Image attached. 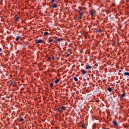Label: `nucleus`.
<instances>
[{
  "label": "nucleus",
  "mask_w": 129,
  "mask_h": 129,
  "mask_svg": "<svg viewBox=\"0 0 129 129\" xmlns=\"http://www.w3.org/2000/svg\"><path fill=\"white\" fill-rule=\"evenodd\" d=\"M54 41V39L52 38V37H49L48 39V43H52Z\"/></svg>",
  "instance_id": "7"
},
{
  "label": "nucleus",
  "mask_w": 129,
  "mask_h": 129,
  "mask_svg": "<svg viewBox=\"0 0 129 129\" xmlns=\"http://www.w3.org/2000/svg\"><path fill=\"white\" fill-rule=\"evenodd\" d=\"M91 68H92V67H91V66H87V67H86V70H88V69H91Z\"/></svg>",
  "instance_id": "13"
},
{
  "label": "nucleus",
  "mask_w": 129,
  "mask_h": 129,
  "mask_svg": "<svg viewBox=\"0 0 129 129\" xmlns=\"http://www.w3.org/2000/svg\"><path fill=\"white\" fill-rule=\"evenodd\" d=\"M50 86L51 87H53V83H50Z\"/></svg>",
  "instance_id": "25"
},
{
  "label": "nucleus",
  "mask_w": 129,
  "mask_h": 129,
  "mask_svg": "<svg viewBox=\"0 0 129 129\" xmlns=\"http://www.w3.org/2000/svg\"><path fill=\"white\" fill-rule=\"evenodd\" d=\"M79 13H83V9L81 7L78 8Z\"/></svg>",
  "instance_id": "8"
},
{
  "label": "nucleus",
  "mask_w": 129,
  "mask_h": 129,
  "mask_svg": "<svg viewBox=\"0 0 129 129\" xmlns=\"http://www.w3.org/2000/svg\"><path fill=\"white\" fill-rule=\"evenodd\" d=\"M20 36H17L16 38H15V40H16V42H18L19 41V39H20Z\"/></svg>",
  "instance_id": "11"
},
{
  "label": "nucleus",
  "mask_w": 129,
  "mask_h": 129,
  "mask_svg": "<svg viewBox=\"0 0 129 129\" xmlns=\"http://www.w3.org/2000/svg\"><path fill=\"white\" fill-rule=\"evenodd\" d=\"M80 127H82V128H84V127H85V125L84 124H82L81 126H80Z\"/></svg>",
  "instance_id": "18"
},
{
  "label": "nucleus",
  "mask_w": 129,
  "mask_h": 129,
  "mask_svg": "<svg viewBox=\"0 0 129 129\" xmlns=\"http://www.w3.org/2000/svg\"><path fill=\"white\" fill-rule=\"evenodd\" d=\"M74 80H75V81H78V79H77V77H74Z\"/></svg>",
  "instance_id": "19"
},
{
  "label": "nucleus",
  "mask_w": 129,
  "mask_h": 129,
  "mask_svg": "<svg viewBox=\"0 0 129 129\" xmlns=\"http://www.w3.org/2000/svg\"><path fill=\"white\" fill-rule=\"evenodd\" d=\"M75 12H76V13H79V10L77 9H75Z\"/></svg>",
  "instance_id": "24"
},
{
  "label": "nucleus",
  "mask_w": 129,
  "mask_h": 129,
  "mask_svg": "<svg viewBox=\"0 0 129 129\" xmlns=\"http://www.w3.org/2000/svg\"><path fill=\"white\" fill-rule=\"evenodd\" d=\"M20 121H24V118H20Z\"/></svg>",
  "instance_id": "22"
},
{
  "label": "nucleus",
  "mask_w": 129,
  "mask_h": 129,
  "mask_svg": "<svg viewBox=\"0 0 129 129\" xmlns=\"http://www.w3.org/2000/svg\"><path fill=\"white\" fill-rule=\"evenodd\" d=\"M63 40V38H57L56 39V41H58V42H60V41H62Z\"/></svg>",
  "instance_id": "17"
},
{
  "label": "nucleus",
  "mask_w": 129,
  "mask_h": 129,
  "mask_svg": "<svg viewBox=\"0 0 129 129\" xmlns=\"http://www.w3.org/2000/svg\"><path fill=\"white\" fill-rule=\"evenodd\" d=\"M108 90L109 92H111V91H112V89L111 88H110V87H109L108 88Z\"/></svg>",
  "instance_id": "15"
},
{
  "label": "nucleus",
  "mask_w": 129,
  "mask_h": 129,
  "mask_svg": "<svg viewBox=\"0 0 129 129\" xmlns=\"http://www.w3.org/2000/svg\"><path fill=\"white\" fill-rule=\"evenodd\" d=\"M51 8H52L53 9H56V8H58V4H52Z\"/></svg>",
  "instance_id": "6"
},
{
  "label": "nucleus",
  "mask_w": 129,
  "mask_h": 129,
  "mask_svg": "<svg viewBox=\"0 0 129 129\" xmlns=\"http://www.w3.org/2000/svg\"><path fill=\"white\" fill-rule=\"evenodd\" d=\"M86 73H87V71H85L84 70H82V74H83V75H85V74H86Z\"/></svg>",
  "instance_id": "9"
},
{
  "label": "nucleus",
  "mask_w": 129,
  "mask_h": 129,
  "mask_svg": "<svg viewBox=\"0 0 129 129\" xmlns=\"http://www.w3.org/2000/svg\"><path fill=\"white\" fill-rule=\"evenodd\" d=\"M51 3L53 4L54 2H56V0H50Z\"/></svg>",
  "instance_id": "23"
},
{
  "label": "nucleus",
  "mask_w": 129,
  "mask_h": 129,
  "mask_svg": "<svg viewBox=\"0 0 129 129\" xmlns=\"http://www.w3.org/2000/svg\"><path fill=\"white\" fill-rule=\"evenodd\" d=\"M79 16L78 17V19L79 20H82V17L83 16V15H84V14L83 13V12H81L79 13Z\"/></svg>",
  "instance_id": "4"
},
{
  "label": "nucleus",
  "mask_w": 129,
  "mask_h": 129,
  "mask_svg": "<svg viewBox=\"0 0 129 129\" xmlns=\"http://www.w3.org/2000/svg\"><path fill=\"white\" fill-rule=\"evenodd\" d=\"M66 110V107L62 106L60 108H59L58 109V112H59V113H62L63 111H65Z\"/></svg>",
  "instance_id": "2"
},
{
  "label": "nucleus",
  "mask_w": 129,
  "mask_h": 129,
  "mask_svg": "<svg viewBox=\"0 0 129 129\" xmlns=\"http://www.w3.org/2000/svg\"><path fill=\"white\" fill-rule=\"evenodd\" d=\"M69 56H70V54H68L67 55V57H69Z\"/></svg>",
  "instance_id": "26"
},
{
  "label": "nucleus",
  "mask_w": 129,
  "mask_h": 129,
  "mask_svg": "<svg viewBox=\"0 0 129 129\" xmlns=\"http://www.w3.org/2000/svg\"><path fill=\"white\" fill-rule=\"evenodd\" d=\"M15 21V22H19V20H20V18L19 17V16L16 15L14 17Z\"/></svg>",
  "instance_id": "5"
},
{
  "label": "nucleus",
  "mask_w": 129,
  "mask_h": 129,
  "mask_svg": "<svg viewBox=\"0 0 129 129\" xmlns=\"http://www.w3.org/2000/svg\"><path fill=\"white\" fill-rule=\"evenodd\" d=\"M47 35H49V32H44V36H47Z\"/></svg>",
  "instance_id": "16"
},
{
  "label": "nucleus",
  "mask_w": 129,
  "mask_h": 129,
  "mask_svg": "<svg viewBox=\"0 0 129 129\" xmlns=\"http://www.w3.org/2000/svg\"><path fill=\"white\" fill-rule=\"evenodd\" d=\"M54 59H55V57H54V56H52V60H54Z\"/></svg>",
  "instance_id": "27"
},
{
  "label": "nucleus",
  "mask_w": 129,
  "mask_h": 129,
  "mask_svg": "<svg viewBox=\"0 0 129 129\" xmlns=\"http://www.w3.org/2000/svg\"><path fill=\"white\" fill-rule=\"evenodd\" d=\"M68 51L70 52V55H71V54H72V52H71V49H69Z\"/></svg>",
  "instance_id": "21"
},
{
  "label": "nucleus",
  "mask_w": 129,
  "mask_h": 129,
  "mask_svg": "<svg viewBox=\"0 0 129 129\" xmlns=\"http://www.w3.org/2000/svg\"><path fill=\"white\" fill-rule=\"evenodd\" d=\"M124 96H125V94L124 93H123L122 95H120V97L122 98H123Z\"/></svg>",
  "instance_id": "12"
},
{
  "label": "nucleus",
  "mask_w": 129,
  "mask_h": 129,
  "mask_svg": "<svg viewBox=\"0 0 129 129\" xmlns=\"http://www.w3.org/2000/svg\"><path fill=\"white\" fill-rule=\"evenodd\" d=\"M112 122H113V124L115 125V126H117V125H118V124L117 123V122L115 121V120H113L112 121Z\"/></svg>",
  "instance_id": "10"
},
{
  "label": "nucleus",
  "mask_w": 129,
  "mask_h": 129,
  "mask_svg": "<svg viewBox=\"0 0 129 129\" xmlns=\"http://www.w3.org/2000/svg\"><path fill=\"white\" fill-rule=\"evenodd\" d=\"M59 83V79H56L55 81V83Z\"/></svg>",
  "instance_id": "20"
},
{
  "label": "nucleus",
  "mask_w": 129,
  "mask_h": 129,
  "mask_svg": "<svg viewBox=\"0 0 129 129\" xmlns=\"http://www.w3.org/2000/svg\"><path fill=\"white\" fill-rule=\"evenodd\" d=\"M124 76H129V73L128 72H126L124 73Z\"/></svg>",
  "instance_id": "14"
},
{
  "label": "nucleus",
  "mask_w": 129,
  "mask_h": 129,
  "mask_svg": "<svg viewBox=\"0 0 129 129\" xmlns=\"http://www.w3.org/2000/svg\"><path fill=\"white\" fill-rule=\"evenodd\" d=\"M2 52V48H0V53Z\"/></svg>",
  "instance_id": "28"
},
{
  "label": "nucleus",
  "mask_w": 129,
  "mask_h": 129,
  "mask_svg": "<svg viewBox=\"0 0 129 129\" xmlns=\"http://www.w3.org/2000/svg\"><path fill=\"white\" fill-rule=\"evenodd\" d=\"M89 13L92 17H95V15L96 14V12L95 11V10L91 9L89 10Z\"/></svg>",
  "instance_id": "1"
},
{
  "label": "nucleus",
  "mask_w": 129,
  "mask_h": 129,
  "mask_svg": "<svg viewBox=\"0 0 129 129\" xmlns=\"http://www.w3.org/2000/svg\"><path fill=\"white\" fill-rule=\"evenodd\" d=\"M43 43H44V40L41 39L35 40V44H43Z\"/></svg>",
  "instance_id": "3"
},
{
  "label": "nucleus",
  "mask_w": 129,
  "mask_h": 129,
  "mask_svg": "<svg viewBox=\"0 0 129 129\" xmlns=\"http://www.w3.org/2000/svg\"><path fill=\"white\" fill-rule=\"evenodd\" d=\"M44 53H45V54H47V51H44Z\"/></svg>",
  "instance_id": "29"
},
{
  "label": "nucleus",
  "mask_w": 129,
  "mask_h": 129,
  "mask_svg": "<svg viewBox=\"0 0 129 129\" xmlns=\"http://www.w3.org/2000/svg\"><path fill=\"white\" fill-rule=\"evenodd\" d=\"M48 58H49V59H51V58H50V57H48Z\"/></svg>",
  "instance_id": "31"
},
{
  "label": "nucleus",
  "mask_w": 129,
  "mask_h": 129,
  "mask_svg": "<svg viewBox=\"0 0 129 129\" xmlns=\"http://www.w3.org/2000/svg\"><path fill=\"white\" fill-rule=\"evenodd\" d=\"M114 4H112V6H114Z\"/></svg>",
  "instance_id": "30"
}]
</instances>
